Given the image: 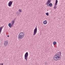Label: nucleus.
Wrapping results in <instances>:
<instances>
[{
    "instance_id": "13",
    "label": "nucleus",
    "mask_w": 65,
    "mask_h": 65,
    "mask_svg": "<svg viewBox=\"0 0 65 65\" xmlns=\"http://www.w3.org/2000/svg\"><path fill=\"white\" fill-rule=\"evenodd\" d=\"M14 20H15V19H14L13 20L12 22V24H13L14 23Z\"/></svg>"
},
{
    "instance_id": "8",
    "label": "nucleus",
    "mask_w": 65,
    "mask_h": 65,
    "mask_svg": "<svg viewBox=\"0 0 65 65\" xmlns=\"http://www.w3.org/2000/svg\"><path fill=\"white\" fill-rule=\"evenodd\" d=\"M43 23L44 25H45V24H47V21H45L43 22Z\"/></svg>"
},
{
    "instance_id": "11",
    "label": "nucleus",
    "mask_w": 65,
    "mask_h": 65,
    "mask_svg": "<svg viewBox=\"0 0 65 65\" xmlns=\"http://www.w3.org/2000/svg\"><path fill=\"white\" fill-rule=\"evenodd\" d=\"M49 5L50 6H51V7H52V6H53V4L52 3H50L49 4Z\"/></svg>"
},
{
    "instance_id": "18",
    "label": "nucleus",
    "mask_w": 65,
    "mask_h": 65,
    "mask_svg": "<svg viewBox=\"0 0 65 65\" xmlns=\"http://www.w3.org/2000/svg\"><path fill=\"white\" fill-rule=\"evenodd\" d=\"M0 65H3V63H2L1 64V63H0Z\"/></svg>"
},
{
    "instance_id": "20",
    "label": "nucleus",
    "mask_w": 65,
    "mask_h": 65,
    "mask_svg": "<svg viewBox=\"0 0 65 65\" xmlns=\"http://www.w3.org/2000/svg\"><path fill=\"white\" fill-rule=\"evenodd\" d=\"M13 23H12V24L11 25V26H12H12H13Z\"/></svg>"
},
{
    "instance_id": "7",
    "label": "nucleus",
    "mask_w": 65,
    "mask_h": 65,
    "mask_svg": "<svg viewBox=\"0 0 65 65\" xmlns=\"http://www.w3.org/2000/svg\"><path fill=\"white\" fill-rule=\"evenodd\" d=\"M8 43V42L7 41L4 42V44L5 45H7Z\"/></svg>"
},
{
    "instance_id": "14",
    "label": "nucleus",
    "mask_w": 65,
    "mask_h": 65,
    "mask_svg": "<svg viewBox=\"0 0 65 65\" xmlns=\"http://www.w3.org/2000/svg\"><path fill=\"white\" fill-rule=\"evenodd\" d=\"M46 14L47 16H48V12H47V13H46Z\"/></svg>"
},
{
    "instance_id": "17",
    "label": "nucleus",
    "mask_w": 65,
    "mask_h": 65,
    "mask_svg": "<svg viewBox=\"0 0 65 65\" xmlns=\"http://www.w3.org/2000/svg\"><path fill=\"white\" fill-rule=\"evenodd\" d=\"M59 53H60V56H61V52H60Z\"/></svg>"
},
{
    "instance_id": "9",
    "label": "nucleus",
    "mask_w": 65,
    "mask_h": 65,
    "mask_svg": "<svg viewBox=\"0 0 65 65\" xmlns=\"http://www.w3.org/2000/svg\"><path fill=\"white\" fill-rule=\"evenodd\" d=\"M51 0H48L47 1V3H51Z\"/></svg>"
},
{
    "instance_id": "19",
    "label": "nucleus",
    "mask_w": 65,
    "mask_h": 65,
    "mask_svg": "<svg viewBox=\"0 0 65 65\" xmlns=\"http://www.w3.org/2000/svg\"><path fill=\"white\" fill-rule=\"evenodd\" d=\"M45 65H46L47 64V63L46 62H45Z\"/></svg>"
},
{
    "instance_id": "3",
    "label": "nucleus",
    "mask_w": 65,
    "mask_h": 65,
    "mask_svg": "<svg viewBox=\"0 0 65 65\" xmlns=\"http://www.w3.org/2000/svg\"><path fill=\"white\" fill-rule=\"evenodd\" d=\"M28 56V52H27L24 55L25 59L26 60V61H27Z\"/></svg>"
},
{
    "instance_id": "21",
    "label": "nucleus",
    "mask_w": 65,
    "mask_h": 65,
    "mask_svg": "<svg viewBox=\"0 0 65 65\" xmlns=\"http://www.w3.org/2000/svg\"><path fill=\"white\" fill-rule=\"evenodd\" d=\"M7 36V37H9V35H8V36Z\"/></svg>"
},
{
    "instance_id": "2",
    "label": "nucleus",
    "mask_w": 65,
    "mask_h": 65,
    "mask_svg": "<svg viewBox=\"0 0 65 65\" xmlns=\"http://www.w3.org/2000/svg\"><path fill=\"white\" fill-rule=\"evenodd\" d=\"M60 59V55L59 54L55 55L54 57V59L55 61L58 60Z\"/></svg>"
},
{
    "instance_id": "10",
    "label": "nucleus",
    "mask_w": 65,
    "mask_h": 65,
    "mask_svg": "<svg viewBox=\"0 0 65 65\" xmlns=\"http://www.w3.org/2000/svg\"><path fill=\"white\" fill-rule=\"evenodd\" d=\"M8 26L9 27H11V24L10 23H9L8 24Z\"/></svg>"
},
{
    "instance_id": "4",
    "label": "nucleus",
    "mask_w": 65,
    "mask_h": 65,
    "mask_svg": "<svg viewBox=\"0 0 65 65\" xmlns=\"http://www.w3.org/2000/svg\"><path fill=\"white\" fill-rule=\"evenodd\" d=\"M37 26L36 27L34 30V33L33 34V35H35L37 33Z\"/></svg>"
},
{
    "instance_id": "1",
    "label": "nucleus",
    "mask_w": 65,
    "mask_h": 65,
    "mask_svg": "<svg viewBox=\"0 0 65 65\" xmlns=\"http://www.w3.org/2000/svg\"><path fill=\"white\" fill-rule=\"evenodd\" d=\"M24 33L23 32H21L19 33L18 35V38L19 39H22L24 37Z\"/></svg>"
},
{
    "instance_id": "5",
    "label": "nucleus",
    "mask_w": 65,
    "mask_h": 65,
    "mask_svg": "<svg viewBox=\"0 0 65 65\" xmlns=\"http://www.w3.org/2000/svg\"><path fill=\"white\" fill-rule=\"evenodd\" d=\"M58 0H56L55 5L54 7V9H56V8H57V7L56 6L57 5V4L58 3Z\"/></svg>"
},
{
    "instance_id": "12",
    "label": "nucleus",
    "mask_w": 65,
    "mask_h": 65,
    "mask_svg": "<svg viewBox=\"0 0 65 65\" xmlns=\"http://www.w3.org/2000/svg\"><path fill=\"white\" fill-rule=\"evenodd\" d=\"M56 43H57V42H56L54 41L53 42V44L54 45H55V44H56Z\"/></svg>"
},
{
    "instance_id": "6",
    "label": "nucleus",
    "mask_w": 65,
    "mask_h": 65,
    "mask_svg": "<svg viewBox=\"0 0 65 65\" xmlns=\"http://www.w3.org/2000/svg\"><path fill=\"white\" fill-rule=\"evenodd\" d=\"M12 2H12V1H10L8 3V6H9V7H10L12 4Z\"/></svg>"
},
{
    "instance_id": "16",
    "label": "nucleus",
    "mask_w": 65,
    "mask_h": 65,
    "mask_svg": "<svg viewBox=\"0 0 65 65\" xmlns=\"http://www.w3.org/2000/svg\"><path fill=\"white\" fill-rule=\"evenodd\" d=\"M49 3H47L46 4L47 6H49Z\"/></svg>"
},
{
    "instance_id": "15",
    "label": "nucleus",
    "mask_w": 65,
    "mask_h": 65,
    "mask_svg": "<svg viewBox=\"0 0 65 65\" xmlns=\"http://www.w3.org/2000/svg\"><path fill=\"white\" fill-rule=\"evenodd\" d=\"M19 11L20 12H22V10L21 9H19Z\"/></svg>"
}]
</instances>
